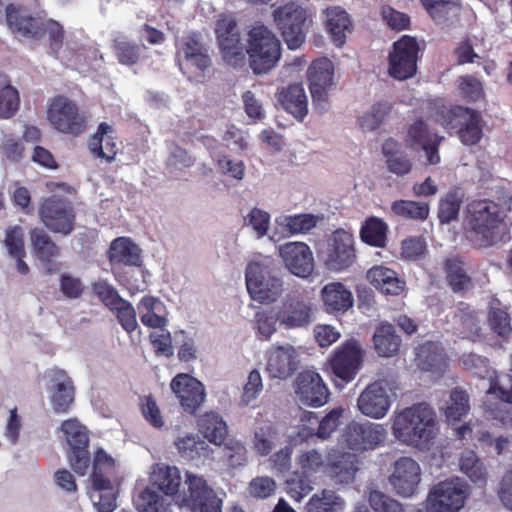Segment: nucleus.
<instances>
[{
	"label": "nucleus",
	"instance_id": "48",
	"mask_svg": "<svg viewBox=\"0 0 512 512\" xmlns=\"http://www.w3.org/2000/svg\"><path fill=\"white\" fill-rule=\"evenodd\" d=\"M344 500L334 491L323 489L314 494L305 505L306 512H343Z\"/></svg>",
	"mask_w": 512,
	"mask_h": 512
},
{
	"label": "nucleus",
	"instance_id": "60",
	"mask_svg": "<svg viewBox=\"0 0 512 512\" xmlns=\"http://www.w3.org/2000/svg\"><path fill=\"white\" fill-rule=\"evenodd\" d=\"M263 389L264 383L261 372L257 368L251 369L243 384L240 398L241 403L246 406L254 403L263 392Z\"/></svg>",
	"mask_w": 512,
	"mask_h": 512
},
{
	"label": "nucleus",
	"instance_id": "40",
	"mask_svg": "<svg viewBox=\"0 0 512 512\" xmlns=\"http://www.w3.org/2000/svg\"><path fill=\"white\" fill-rule=\"evenodd\" d=\"M117 486L110 478L93 480L90 498L98 512H113L116 509Z\"/></svg>",
	"mask_w": 512,
	"mask_h": 512
},
{
	"label": "nucleus",
	"instance_id": "24",
	"mask_svg": "<svg viewBox=\"0 0 512 512\" xmlns=\"http://www.w3.org/2000/svg\"><path fill=\"white\" fill-rule=\"evenodd\" d=\"M170 388L176 395L182 408L188 413H195L205 402V386L189 374H177L171 380Z\"/></svg>",
	"mask_w": 512,
	"mask_h": 512
},
{
	"label": "nucleus",
	"instance_id": "15",
	"mask_svg": "<svg viewBox=\"0 0 512 512\" xmlns=\"http://www.w3.org/2000/svg\"><path fill=\"white\" fill-rule=\"evenodd\" d=\"M307 79L313 104L320 111H326L330 103V92L336 85L333 62L321 57L314 60L308 70Z\"/></svg>",
	"mask_w": 512,
	"mask_h": 512
},
{
	"label": "nucleus",
	"instance_id": "26",
	"mask_svg": "<svg viewBox=\"0 0 512 512\" xmlns=\"http://www.w3.org/2000/svg\"><path fill=\"white\" fill-rule=\"evenodd\" d=\"M177 61L181 71L189 78L196 77L210 65L207 49L194 37H188L179 47Z\"/></svg>",
	"mask_w": 512,
	"mask_h": 512
},
{
	"label": "nucleus",
	"instance_id": "33",
	"mask_svg": "<svg viewBox=\"0 0 512 512\" xmlns=\"http://www.w3.org/2000/svg\"><path fill=\"white\" fill-rule=\"evenodd\" d=\"M366 280L378 291L387 295H400L405 290V282L396 271L375 265L366 272Z\"/></svg>",
	"mask_w": 512,
	"mask_h": 512
},
{
	"label": "nucleus",
	"instance_id": "49",
	"mask_svg": "<svg viewBox=\"0 0 512 512\" xmlns=\"http://www.w3.org/2000/svg\"><path fill=\"white\" fill-rule=\"evenodd\" d=\"M277 442L278 433L272 423L263 422L255 427L252 447L257 454L267 456L275 448Z\"/></svg>",
	"mask_w": 512,
	"mask_h": 512
},
{
	"label": "nucleus",
	"instance_id": "34",
	"mask_svg": "<svg viewBox=\"0 0 512 512\" xmlns=\"http://www.w3.org/2000/svg\"><path fill=\"white\" fill-rule=\"evenodd\" d=\"M321 299L328 313H344L353 307L352 292L341 282H331L321 289Z\"/></svg>",
	"mask_w": 512,
	"mask_h": 512
},
{
	"label": "nucleus",
	"instance_id": "6",
	"mask_svg": "<svg viewBox=\"0 0 512 512\" xmlns=\"http://www.w3.org/2000/svg\"><path fill=\"white\" fill-rule=\"evenodd\" d=\"M246 53L256 74L274 68L281 57V44L276 35L264 25L254 26L247 35Z\"/></svg>",
	"mask_w": 512,
	"mask_h": 512
},
{
	"label": "nucleus",
	"instance_id": "36",
	"mask_svg": "<svg viewBox=\"0 0 512 512\" xmlns=\"http://www.w3.org/2000/svg\"><path fill=\"white\" fill-rule=\"evenodd\" d=\"M137 311L142 324L149 328H165L168 324L166 306L159 298L143 297L137 304Z\"/></svg>",
	"mask_w": 512,
	"mask_h": 512
},
{
	"label": "nucleus",
	"instance_id": "14",
	"mask_svg": "<svg viewBox=\"0 0 512 512\" xmlns=\"http://www.w3.org/2000/svg\"><path fill=\"white\" fill-rule=\"evenodd\" d=\"M440 123L449 130L458 129L462 143L474 145L482 138V121L478 112L465 108H443L439 114Z\"/></svg>",
	"mask_w": 512,
	"mask_h": 512
},
{
	"label": "nucleus",
	"instance_id": "47",
	"mask_svg": "<svg viewBox=\"0 0 512 512\" xmlns=\"http://www.w3.org/2000/svg\"><path fill=\"white\" fill-rule=\"evenodd\" d=\"M174 445L182 458L195 460L206 455L208 445L197 434L182 432L177 435Z\"/></svg>",
	"mask_w": 512,
	"mask_h": 512
},
{
	"label": "nucleus",
	"instance_id": "39",
	"mask_svg": "<svg viewBox=\"0 0 512 512\" xmlns=\"http://www.w3.org/2000/svg\"><path fill=\"white\" fill-rule=\"evenodd\" d=\"M409 136L421 145L427 164L436 165L440 162L438 145L441 139L436 134L431 133L424 122L418 121L414 123L409 130Z\"/></svg>",
	"mask_w": 512,
	"mask_h": 512
},
{
	"label": "nucleus",
	"instance_id": "52",
	"mask_svg": "<svg viewBox=\"0 0 512 512\" xmlns=\"http://www.w3.org/2000/svg\"><path fill=\"white\" fill-rule=\"evenodd\" d=\"M203 436L215 445H221L227 436V425L216 413H206L199 423Z\"/></svg>",
	"mask_w": 512,
	"mask_h": 512
},
{
	"label": "nucleus",
	"instance_id": "62",
	"mask_svg": "<svg viewBox=\"0 0 512 512\" xmlns=\"http://www.w3.org/2000/svg\"><path fill=\"white\" fill-rule=\"evenodd\" d=\"M367 499L374 512H404L403 505L378 489H370Z\"/></svg>",
	"mask_w": 512,
	"mask_h": 512
},
{
	"label": "nucleus",
	"instance_id": "3",
	"mask_svg": "<svg viewBox=\"0 0 512 512\" xmlns=\"http://www.w3.org/2000/svg\"><path fill=\"white\" fill-rule=\"evenodd\" d=\"M460 361L465 369L471 370L479 378L489 381L487 395L488 397L495 396L497 400L492 402L488 398L484 402L486 416L498 420L501 424L512 422V414L507 407L508 403H512V392L505 386V383L509 381V376H498L496 371L489 366L488 360L476 354H464Z\"/></svg>",
	"mask_w": 512,
	"mask_h": 512
},
{
	"label": "nucleus",
	"instance_id": "53",
	"mask_svg": "<svg viewBox=\"0 0 512 512\" xmlns=\"http://www.w3.org/2000/svg\"><path fill=\"white\" fill-rule=\"evenodd\" d=\"M18 90L11 84L9 78L0 75V117L10 118L19 108Z\"/></svg>",
	"mask_w": 512,
	"mask_h": 512
},
{
	"label": "nucleus",
	"instance_id": "12",
	"mask_svg": "<svg viewBox=\"0 0 512 512\" xmlns=\"http://www.w3.org/2000/svg\"><path fill=\"white\" fill-rule=\"evenodd\" d=\"M273 21L291 50H296L305 42L304 23L309 17L305 7L297 2H288L273 10Z\"/></svg>",
	"mask_w": 512,
	"mask_h": 512
},
{
	"label": "nucleus",
	"instance_id": "22",
	"mask_svg": "<svg viewBox=\"0 0 512 512\" xmlns=\"http://www.w3.org/2000/svg\"><path fill=\"white\" fill-rule=\"evenodd\" d=\"M364 351L355 339L347 340L337 347L331 358V368L336 377L345 382L352 381L363 362Z\"/></svg>",
	"mask_w": 512,
	"mask_h": 512
},
{
	"label": "nucleus",
	"instance_id": "32",
	"mask_svg": "<svg viewBox=\"0 0 512 512\" xmlns=\"http://www.w3.org/2000/svg\"><path fill=\"white\" fill-rule=\"evenodd\" d=\"M324 26L336 46L342 47L347 34L352 31L349 14L340 6H331L323 11Z\"/></svg>",
	"mask_w": 512,
	"mask_h": 512
},
{
	"label": "nucleus",
	"instance_id": "2",
	"mask_svg": "<svg viewBox=\"0 0 512 512\" xmlns=\"http://www.w3.org/2000/svg\"><path fill=\"white\" fill-rule=\"evenodd\" d=\"M391 433L402 445L420 452L429 451L439 434L437 414L427 403H416L393 412Z\"/></svg>",
	"mask_w": 512,
	"mask_h": 512
},
{
	"label": "nucleus",
	"instance_id": "10",
	"mask_svg": "<svg viewBox=\"0 0 512 512\" xmlns=\"http://www.w3.org/2000/svg\"><path fill=\"white\" fill-rule=\"evenodd\" d=\"M398 383L394 379H380L369 384L357 399L358 410L371 419H383L397 398Z\"/></svg>",
	"mask_w": 512,
	"mask_h": 512
},
{
	"label": "nucleus",
	"instance_id": "57",
	"mask_svg": "<svg viewBox=\"0 0 512 512\" xmlns=\"http://www.w3.org/2000/svg\"><path fill=\"white\" fill-rule=\"evenodd\" d=\"M433 20L437 23L456 17L459 13V6L455 2L444 0H420Z\"/></svg>",
	"mask_w": 512,
	"mask_h": 512
},
{
	"label": "nucleus",
	"instance_id": "18",
	"mask_svg": "<svg viewBox=\"0 0 512 512\" xmlns=\"http://www.w3.org/2000/svg\"><path fill=\"white\" fill-rule=\"evenodd\" d=\"M422 480V468L412 457L403 456L392 464L388 483L400 497L411 498L418 494Z\"/></svg>",
	"mask_w": 512,
	"mask_h": 512
},
{
	"label": "nucleus",
	"instance_id": "13",
	"mask_svg": "<svg viewBox=\"0 0 512 512\" xmlns=\"http://www.w3.org/2000/svg\"><path fill=\"white\" fill-rule=\"evenodd\" d=\"M50 125L58 132L80 135L85 130V118L79 112L76 103L66 96L50 99L46 112Z\"/></svg>",
	"mask_w": 512,
	"mask_h": 512
},
{
	"label": "nucleus",
	"instance_id": "37",
	"mask_svg": "<svg viewBox=\"0 0 512 512\" xmlns=\"http://www.w3.org/2000/svg\"><path fill=\"white\" fill-rule=\"evenodd\" d=\"M283 108L297 119H303L308 112V97L302 83L282 88L277 95Z\"/></svg>",
	"mask_w": 512,
	"mask_h": 512
},
{
	"label": "nucleus",
	"instance_id": "8",
	"mask_svg": "<svg viewBox=\"0 0 512 512\" xmlns=\"http://www.w3.org/2000/svg\"><path fill=\"white\" fill-rule=\"evenodd\" d=\"M7 23L9 27L23 37H37L44 29L50 39L51 49L54 53H58L63 43V27L54 20H46L43 22L39 17L33 18L24 9L8 6L6 8Z\"/></svg>",
	"mask_w": 512,
	"mask_h": 512
},
{
	"label": "nucleus",
	"instance_id": "46",
	"mask_svg": "<svg viewBox=\"0 0 512 512\" xmlns=\"http://www.w3.org/2000/svg\"><path fill=\"white\" fill-rule=\"evenodd\" d=\"M459 467L460 471L479 487L486 484L488 478L487 469L474 451L465 450L461 453Z\"/></svg>",
	"mask_w": 512,
	"mask_h": 512
},
{
	"label": "nucleus",
	"instance_id": "11",
	"mask_svg": "<svg viewBox=\"0 0 512 512\" xmlns=\"http://www.w3.org/2000/svg\"><path fill=\"white\" fill-rule=\"evenodd\" d=\"M470 495L468 485L453 477L433 485L426 498V512H459Z\"/></svg>",
	"mask_w": 512,
	"mask_h": 512
},
{
	"label": "nucleus",
	"instance_id": "50",
	"mask_svg": "<svg viewBox=\"0 0 512 512\" xmlns=\"http://www.w3.org/2000/svg\"><path fill=\"white\" fill-rule=\"evenodd\" d=\"M344 409L341 407L332 409L326 416L320 421L314 412H304L303 420H307L309 423L316 425V437L320 439H327L337 429L341 423V417L343 416Z\"/></svg>",
	"mask_w": 512,
	"mask_h": 512
},
{
	"label": "nucleus",
	"instance_id": "64",
	"mask_svg": "<svg viewBox=\"0 0 512 512\" xmlns=\"http://www.w3.org/2000/svg\"><path fill=\"white\" fill-rule=\"evenodd\" d=\"M245 227L251 229L257 238L267 235L270 228V214L262 209L253 208L244 218Z\"/></svg>",
	"mask_w": 512,
	"mask_h": 512
},
{
	"label": "nucleus",
	"instance_id": "23",
	"mask_svg": "<svg viewBox=\"0 0 512 512\" xmlns=\"http://www.w3.org/2000/svg\"><path fill=\"white\" fill-rule=\"evenodd\" d=\"M295 396L300 404L318 408L327 403L329 390L320 374L306 370L295 380Z\"/></svg>",
	"mask_w": 512,
	"mask_h": 512
},
{
	"label": "nucleus",
	"instance_id": "51",
	"mask_svg": "<svg viewBox=\"0 0 512 512\" xmlns=\"http://www.w3.org/2000/svg\"><path fill=\"white\" fill-rule=\"evenodd\" d=\"M135 504L138 512H172L167 496L148 487L140 492Z\"/></svg>",
	"mask_w": 512,
	"mask_h": 512
},
{
	"label": "nucleus",
	"instance_id": "43",
	"mask_svg": "<svg viewBox=\"0 0 512 512\" xmlns=\"http://www.w3.org/2000/svg\"><path fill=\"white\" fill-rule=\"evenodd\" d=\"M382 152L388 170L396 175L403 176L412 169V162L401 149V145L393 139L384 142Z\"/></svg>",
	"mask_w": 512,
	"mask_h": 512
},
{
	"label": "nucleus",
	"instance_id": "41",
	"mask_svg": "<svg viewBox=\"0 0 512 512\" xmlns=\"http://www.w3.org/2000/svg\"><path fill=\"white\" fill-rule=\"evenodd\" d=\"M322 217L310 213L281 215L276 218L277 227L286 236L306 234L316 227Z\"/></svg>",
	"mask_w": 512,
	"mask_h": 512
},
{
	"label": "nucleus",
	"instance_id": "30",
	"mask_svg": "<svg viewBox=\"0 0 512 512\" xmlns=\"http://www.w3.org/2000/svg\"><path fill=\"white\" fill-rule=\"evenodd\" d=\"M48 387L50 403L57 413H65L74 400V386L70 377L62 370L49 374Z\"/></svg>",
	"mask_w": 512,
	"mask_h": 512
},
{
	"label": "nucleus",
	"instance_id": "54",
	"mask_svg": "<svg viewBox=\"0 0 512 512\" xmlns=\"http://www.w3.org/2000/svg\"><path fill=\"white\" fill-rule=\"evenodd\" d=\"M391 211L399 217L424 221L429 216L430 207L426 202L399 199L392 202Z\"/></svg>",
	"mask_w": 512,
	"mask_h": 512
},
{
	"label": "nucleus",
	"instance_id": "45",
	"mask_svg": "<svg viewBox=\"0 0 512 512\" xmlns=\"http://www.w3.org/2000/svg\"><path fill=\"white\" fill-rule=\"evenodd\" d=\"M439 408L447 421L454 425L468 414L470 410L469 396L464 390L454 389Z\"/></svg>",
	"mask_w": 512,
	"mask_h": 512
},
{
	"label": "nucleus",
	"instance_id": "17",
	"mask_svg": "<svg viewBox=\"0 0 512 512\" xmlns=\"http://www.w3.org/2000/svg\"><path fill=\"white\" fill-rule=\"evenodd\" d=\"M60 430L71 451L68 459L71 467L80 475H85L89 468L87 447L89 434L87 428L78 419L70 418L62 422Z\"/></svg>",
	"mask_w": 512,
	"mask_h": 512
},
{
	"label": "nucleus",
	"instance_id": "63",
	"mask_svg": "<svg viewBox=\"0 0 512 512\" xmlns=\"http://www.w3.org/2000/svg\"><path fill=\"white\" fill-rule=\"evenodd\" d=\"M462 198L457 192H449L439 201L438 218L441 223L455 220L459 214Z\"/></svg>",
	"mask_w": 512,
	"mask_h": 512
},
{
	"label": "nucleus",
	"instance_id": "38",
	"mask_svg": "<svg viewBox=\"0 0 512 512\" xmlns=\"http://www.w3.org/2000/svg\"><path fill=\"white\" fill-rule=\"evenodd\" d=\"M90 152L98 158L112 161L118 152V143L114 137V130L108 123H101L89 142Z\"/></svg>",
	"mask_w": 512,
	"mask_h": 512
},
{
	"label": "nucleus",
	"instance_id": "7",
	"mask_svg": "<svg viewBox=\"0 0 512 512\" xmlns=\"http://www.w3.org/2000/svg\"><path fill=\"white\" fill-rule=\"evenodd\" d=\"M386 437L387 431L382 424L351 422L340 435L336 450L339 455L351 454L357 458V453L376 449Z\"/></svg>",
	"mask_w": 512,
	"mask_h": 512
},
{
	"label": "nucleus",
	"instance_id": "4",
	"mask_svg": "<svg viewBox=\"0 0 512 512\" xmlns=\"http://www.w3.org/2000/svg\"><path fill=\"white\" fill-rule=\"evenodd\" d=\"M296 463L304 477L324 472L338 483H348L354 479L358 470V461L354 455H339L338 450L328 452V463L315 449L302 451L296 458Z\"/></svg>",
	"mask_w": 512,
	"mask_h": 512
},
{
	"label": "nucleus",
	"instance_id": "16",
	"mask_svg": "<svg viewBox=\"0 0 512 512\" xmlns=\"http://www.w3.org/2000/svg\"><path fill=\"white\" fill-rule=\"evenodd\" d=\"M222 59L230 66L241 67L246 60V46L241 42L240 31L231 16L218 19L215 27Z\"/></svg>",
	"mask_w": 512,
	"mask_h": 512
},
{
	"label": "nucleus",
	"instance_id": "42",
	"mask_svg": "<svg viewBox=\"0 0 512 512\" xmlns=\"http://www.w3.org/2000/svg\"><path fill=\"white\" fill-rule=\"evenodd\" d=\"M109 260L113 264L136 266L141 260V250L130 238L119 237L110 245Z\"/></svg>",
	"mask_w": 512,
	"mask_h": 512
},
{
	"label": "nucleus",
	"instance_id": "58",
	"mask_svg": "<svg viewBox=\"0 0 512 512\" xmlns=\"http://www.w3.org/2000/svg\"><path fill=\"white\" fill-rule=\"evenodd\" d=\"M488 321L491 329L499 336L506 337L511 332L510 317L498 300L490 302Z\"/></svg>",
	"mask_w": 512,
	"mask_h": 512
},
{
	"label": "nucleus",
	"instance_id": "9",
	"mask_svg": "<svg viewBox=\"0 0 512 512\" xmlns=\"http://www.w3.org/2000/svg\"><path fill=\"white\" fill-rule=\"evenodd\" d=\"M245 281L250 297L259 303L275 302L283 293V281L277 277L268 262L254 261L248 264Z\"/></svg>",
	"mask_w": 512,
	"mask_h": 512
},
{
	"label": "nucleus",
	"instance_id": "25",
	"mask_svg": "<svg viewBox=\"0 0 512 512\" xmlns=\"http://www.w3.org/2000/svg\"><path fill=\"white\" fill-rule=\"evenodd\" d=\"M299 355L290 344L273 345L266 351V372L270 378L287 379L297 369Z\"/></svg>",
	"mask_w": 512,
	"mask_h": 512
},
{
	"label": "nucleus",
	"instance_id": "5",
	"mask_svg": "<svg viewBox=\"0 0 512 512\" xmlns=\"http://www.w3.org/2000/svg\"><path fill=\"white\" fill-rule=\"evenodd\" d=\"M175 505L190 512H222V499L207 479L190 470L184 472V482Z\"/></svg>",
	"mask_w": 512,
	"mask_h": 512
},
{
	"label": "nucleus",
	"instance_id": "20",
	"mask_svg": "<svg viewBox=\"0 0 512 512\" xmlns=\"http://www.w3.org/2000/svg\"><path fill=\"white\" fill-rule=\"evenodd\" d=\"M355 258L353 235L342 229L332 233L323 252L325 266L333 272H341L349 268Z\"/></svg>",
	"mask_w": 512,
	"mask_h": 512
},
{
	"label": "nucleus",
	"instance_id": "19",
	"mask_svg": "<svg viewBox=\"0 0 512 512\" xmlns=\"http://www.w3.org/2000/svg\"><path fill=\"white\" fill-rule=\"evenodd\" d=\"M419 45L415 38L405 35L393 44L389 53L388 72L398 80L412 78L417 71Z\"/></svg>",
	"mask_w": 512,
	"mask_h": 512
},
{
	"label": "nucleus",
	"instance_id": "21",
	"mask_svg": "<svg viewBox=\"0 0 512 512\" xmlns=\"http://www.w3.org/2000/svg\"><path fill=\"white\" fill-rule=\"evenodd\" d=\"M43 224L55 233L68 235L74 228L75 215L66 199L53 195L43 201L39 210Z\"/></svg>",
	"mask_w": 512,
	"mask_h": 512
},
{
	"label": "nucleus",
	"instance_id": "56",
	"mask_svg": "<svg viewBox=\"0 0 512 512\" xmlns=\"http://www.w3.org/2000/svg\"><path fill=\"white\" fill-rule=\"evenodd\" d=\"M388 225L380 218L367 219L361 228L360 236L363 242L375 246L384 247L387 240Z\"/></svg>",
	"mask_w": 512,
	"mask_h": 512
},
{
	"label": "nucleus",
	"instance_id": "55",
	"mask_svg": "<svg viewBox=\"0 0 512 512\" xmlns=\"http://www.w3.org/2000/svg\"><path fill=\"white\" fill-rule=\"evenodd\" d=\"M455 433L460 439H469L475 435L479 442L493 445L497 454H501L511 442L508 437L500 436L492 439L491 434L487 431H474V424L471 422L455 427Z\"/></svg>",
	"mask_w": 512,
	"mask_h": 512
},
{
	"label": "nucleus",
	"instance_id": "35",
	"mask_svg": "<svg viewBox=\"0 0 512 512\" xmlns=\"http://www.w3.org/2000/svg\"><path fill=\"white\" fill-rule=\"evenodd\" d=\"M415 362L424 371L441 374L447 367V359L443 348L436 342H425L416 349Z\"/></svg>",
	"mask_w": 512,
	"mask_h": 512
},
{
	"label": "nucleus",
	"instance_id": "1",
	"mask_svg": "<svg viewBox=\"0 0 512 512\" xmlns=\"http://www.w3.org/2000/svg\"><path fill=\"white\" fill-rule=\"evenodd\" d=\"M512 209V195L503 193L497 202L489 199L468 204L463 226L467 237L479 247H488L501 240L508 225L507 213Z\"/></svg>",
	"mask_w": 512,
	"mask_h": 512
},
{
	"label": "nucleus",
	"instance_id": "28",
	"mask_svg": "<svg viewBox=\"0 0 512 512\" xmlns=\"http://www.w3.org/2000/svg\"><path fill=\"white\" fill-rule=\"evenodd\" d=\"M149 481L163 495L172 497L176 504V498L181 491L184 475L177 466L169 465L163 462L155 463L149 471Z\"/></svg>",
	"mask_w": 512,
	"mask_h": 512
},
{
	"label": "nucleus",
	"instance_id": "29",
	"mask_svg": "<svg viewBox=\"0 0 512 512\" xmlns=\"http://www.w3.org/2000/svg\"><path fill=\"white\" fill-rule=\"evenodd\" d=\"M311 303L300 297H287L277 311L280 325L288 329L300 328L311 321Z\"/></svg>",
	"mask_w": 512,
	"mask_h": 512
},
{
	"label": "nucleus",
	"instance_id": "61",
	"mask_svg": "<svg viewBox=\"0 0 512 512\" xmlns=\"http://www.w3.org/2000/svg\"><path fill=\"white\" fill-rule=\"evenodd\" d=\"M447 280L454 291H465L471 288L472 282L457 259H448L445 264Z\"/></svg>",
	"mask_w": 512,
	"mask_h": 512
},
{
	"label": "nucleus",
	"instance_id": "27",
	"mask_svg": "<svg viewBox=\"0 0 512 512\" xmlns=\"http://www.w3.org/2000/svg\"><path fill=\"white\" fill-rule=\"evenodd\" d=\"M279 255L285 267L295 276L307 278L314 269V257L310 247L303 242H288L279 247Z\"/></svg>",
	"mask_w": 512,
	"mask_h": 512
},
{
	"label": "nucleus",
	"instance_id": "31",
	"mask_svg": "<svg viewBox=\"0 0 512 512\" xmlns=\"http://www.w3.org/2000/svg\"><path fill=\"white\" fill-rule=\"evenodd\" d=\"M25 231L19 225L6 228L1 241L7 255L15 261V267L19 274L27 275L30 271L28 264L24 261L25 251Z\"/></svg>",
	"mask_w": 512,
	"mask_h": 512
},
{
	"label": "nucleus",
	"instance_id": "44",
	"mask_svg": "<svg viewBox=\"0 0 512 512\" xmlns=\"http://www.w3.org/2000/svg\"><path fill=\"white\" fill-rule=\"evenodd\" d=\"M373 344L379 356L392 357L398 353L401 339L396 335L394 327L391 324L382 323L375 330Z\"/></svg>",
	"mask_w": 512,
	"mask_h": 512
},
{
	"label": "nucleus",
	"instance_id": "59",
	"mask_svg": "<svg viewBox=\"0 0 512 512\" xmlns=\"http://www.w3.org/2000/svg\"><path fill=\"white\" fill-rule=\"evenodd\" d=\"M390 111L391 104L388 101L376 102L359 118L361 128L364 131L377 129Z\"/></svg>",
	"mask_w": 512,
	"mask_h": 512
}]
</instances>
